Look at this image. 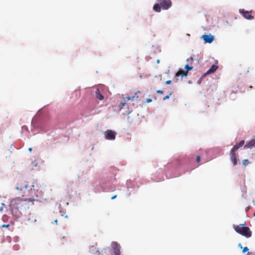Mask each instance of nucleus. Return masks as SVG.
I'll use <instances>...</instances> for the list:
<instances>
[{
    "mask_svg": "<svg viewBox=\"0 0 255 255\" xmlns=\"http://www.w3.org/2000/svg\"><path fill=\"white\" fill-rule=\"evenodd\" d=\"M117 196V195L113 196V197H112L111 199L114 200V199H116Z\"/></svg>",
    "mask_w": 255,
    "mask_h": 255,
    "instance_id": "bb28decb",
    "label": "nucleus"
},
{
    "mask_svg": "<svg viewBox=\"0 0 255 255\" xmlns=\"http://www.w3.org/2000/svg\"><path fill=\"white\" fill-rule=\"evenodd\" d=\"M171 83V80H168V81H166V82H165V83L166 84H170Z\"/></svg>",
    "mask_w": 255,
    "mask_h": 255,
    "instance_id": "a878e982",
    "label": "nucleus"
},
{
    "mask_svg": "<svg viewBox=\"0 0 255 255\" xmlns=\"http://www.w3.org/2000/svg\"><path fill=\"white\" fill-rule=\"evenodd\" d=\"M254 216H255V213L254 214Z\"/></svg>",
    "mask_w": 255,
    "mask_h": 255,
    "instance_id": "473e14b6",
    "label": "nucleus"
},
{
    "mask_svg": "<svg viewBox=\"0 0 255 255\" xmlns=\"http://www.w3.org/2000/svg\"><path fill=\"white\" fill-rule=\"evenodd\" d=\"M100 254H101V252H99L97 247L92 246L90 248L89 255H100Z\"/></svg>",
    "mask_w": 255,
    "mask_h": 255,
    "instance_id": "9b49d317",
    "label": "nucleus"
},
{
    "mask_svg": "<svg viewBox=\"0 0 255 255\" xmlns=\"http://www.w3.org/2000/svg\"><path fill=\"white\" fill-rule=\"evenodd\" d=\"M218 69V66L215 65H213L206 72L205 75H209L214 73Z\"/></svg>",
    "mask_w": 255,
    "mask_h": 255,
    "instance_id": "4468645a",
    "label": "nucleus"
},
{
    "mask_svg": "<svg viewBox=\"0 0 255 255\" xmlns=\"http://www.w3.org/2000/svg\"><path fill=\"white\" fill-rule=\"evenodd\" d=\"M121 246L117 242H113L111 248L107 247L101 251V255H121Z\"/></svg>",
    "mask_w": 255,
    "mask_h": 255,
    "instance_id": "f03ea898",
    "label": "nucleus"
},
{
    "mask_svg": "<svg viewBox=\"0 0 255 255\" xmlns=\"http://www.w3.org/2000/svg\"><path fill=\"white\" fill-rule=\"evenodd\" d=\"M172 92L170 93L169 94V95H167V96H165V97L163 98V100H167V99H168L169 98L170 96L172 95Z\"/></svg>",
    "mask_w": 255,
    "mask_h": 255,
    "instance_id": "412c9836",
    "label": "nucleus"
},
{
    "mask_svg": "<svg viewBox=\"0 0 255 255\" xmlns=\"http://www.w3.org/2000/svg\"><path fill=\"white\" fill-rule=\"evenodd\" d=\"M185 69H186L185 71H187L188 72V71L189 70H191L193 69V67H191V66H189L188 64L186 65L185 67Z\"/></svg>",
    "mask_w": 255,
    "mask_h": 255,
    "instance_id": "6ab92c4d",
    "label": "nucleus"
},
{
    "mask_svg": "<svg viewBox=\"0 0 255 255\" xmlns=\"http://www.w3.org/2000/svg\"><path fill=\"white\" fill-rule=\"evenodd\" d=\"M190 59L191 60H192V59H193V58H192V57H191L190 58Z\"/></svg>",
    "mask_w": 255,
    "mask_h": 255,
    "instance_id": "2f4dec72",
    "label": "nucleus"
},
{
    "mask_svg": "<svg viewBox=\"0 0 255 255\" xmlns=\"http://www.w3.org/2000/svg\"><path fill=\"white\" fill-rule=\"evenodd\" d=\"M245 143V141L242 140H241L238 144L235 145L233 148L231 150V153H235L236 151L238 150V149L244 145Z\"/></svg>",
    "mask_w": 255,
    "mask_h": 255,
    "instance_id": "f8f14e48",
    "label": "nucleus"
},
{
    "mask_svg": "<svg viewBox=\"0 0 255 255\" xmlns=\"http://www.w3.org/2000/svg\"><path fill=\"white\" fill-rule=\"evenodd\" d=\"M187 71H185V70H183L182 69H180L176 73L175 76L176 77H178L179 76L183 77L184 76H187Z\"/></svg>",
    "mask_w": 255,
    "mask_h": 255,
    "instance_id": "f3484780",
    "label": "nucleus"
},
{
    "mask_svg": "<svg viewBox=\"0 0 255 255\" xmlns=\"http://www.w3.org/2000/svg\"><path fill=\"white\" fill-rule=\"evenodd\" d=\"M146 101L147 103H150L152 101V100L150 98H147L146 100Z\"/></svg>",
    "mask_w": 255,
    "mask_h": 255,
    "instance_id": "393cba45",
    "label": "nucleus"
},
{
    "mask_svg": "<svg viewBox=\"0 0 255 255\" xmlns=\"http://www.w3.org/2000/svg\"><path fill=\"white\" fill-rule=\"evenodd\" d=\"M74 182H69L68 183L67 185L66 191L68 194V196L71 197V194L74 192V188L73 187Z\"/></svg>",
    "mask_w": 255,
    "mask_h": 255,
    "instance_id": "1a4fd4ad",
    "label": "nucleus"
},
{
    "mask_svg": "<svg viewBox=\"0 0 255 255\" xmlns=\"http://www.w3.org/2000/svg\"><path fill=\"white\" fill-rule=\"evenodd\" d=\"M196 161L197 163H199L200 161V156L199 155H197L196 156Z\"/></svg>",
    "mask_w": 255,
    "mask_h": 255,
    "instance_id": "5701e85b",
    "label": "nucleus"
},
{
    "mask_svg": "<svg viewBox=\"0 0 255 255\" xmlns=\"http://www.w3.org/2000/svg\"><path fill=\"white\" fill-rule=\"evenodd\" d=\"M231 159L235 166L237 164V158L236 153H231Z\"/></svg>",
    "mask_w": 255,
    "mask_h": 255,
    "instance_id": "a211bd4d",
    "label": "nucleus"
},
{
    "mask_svg": "<svg viewBox=\"0 0 255 255\" xmlns=\"http://www.w3.org/2000/svg\"><path fill=\"white\" fill-rule=\"evenodd\" d=\"M248 255H249V253H248Z\"/></svg>",
    "mask_w": 255,
    "mask_h": 255,
    "instance_id": "72a5a7b5",
    "label": "nucleus"
},
{
    "mask_svg": "<svg viewBox=\"0 0 255 255\" xmlns=\"http://www.w3.org/2000/svg\"><path fill=\"white\" fill-rule=\"evenodd\" d=\"M28 197V198H26V199L28 201V202H33L36 200L35 197H37V195L36 194V192L34 189L30 188V191L29 193V196H26Z\"/></svg>",
    "mask_w": 255,
    "mask_h": 255,
    "instance_id": "6e6552de",
    "label": "nucleus"
},
{
    "mask_svg": "<svg viewBox=\"0 0 255 255\" xmlns=\"http://www.w3.org/2000/svg\"><path fill=\"white\" fill-rule=\"evenodd\" d=\"M16 189L21 191L20 194L22 197L29 195L30 188L28 187L26 181H19L17 183Z\"/></svg>",
    "mask_w": 255,
    "mask_h": 255,
    "instance_id": "39448f33",
    "label": "nucleus"
},
{
    "mask_svg": "<svg viewBox=\"0 0 255 255\" xmlns=\"http://www.w3.org/2000/svg\"><path fill=\"white\" fill-rule=\"evenodd\" d=\"M157 2L153 7V10L157 12H160L161 8L164 10H167L172 5L170 0H157Z\"/></svg>",
    "mask_w": 255,
    "mask_h": 255,
    "instance_id": "20e7f679",
    "label": "nucleus"
},
{
    "mask_svg": "<svg viewBox=\"0 0 255 255\" xmlns=\"http://www.w3.org/2000/svg\"><path fill=\"white\" fill-rule=\"evenodd\" d=\"M248 250H249V249L247 247L243 248V253H245V252L248 251Z\"/></svg>",
    "mask_w": 255,
    "mask_h": 255,
    "instance_id": "4be33fe9",
    "label": "nucleus"
},
{
    "mask_svg": "<svg viewBox=\"0 0 255 255\" xmlns=\"http://www.w3.org/2000/svg\"><path fill=\"white\" fill-rule=\"evenodd\" d=\"M202 37L205 43H211L213 42L214 40V36H213L211 34H204L202 35Z\"/></svg>",
    "mask_w": 255,
    "mask_h": 255,
    "instance_id": "9d476101",
    "label": "nucleus"
},
{
    "mask_svg": "<svg viewBox=\"0 0 255 255\" xmlns=\"http://www.w3.org/2000/svg\"><path fill=\"white\" fill-rule=\"evenodd\" d=\"M9 226V225H2V227H8Z\"/></svg>",
    "mask_w": 255,
    "mask_h": 255,
    "instance_id": "c756f323",
    "label": "nucleus"
},
{
    "mask_svg": "<svg viewBox=\"0 0 255 255\" xmlns=\"http://www.w3.org/2000/svg\"><path fill=\"white\" fill-rule=\"evenodd\" d=\"M233 228L237 233L247 238H250L252 236V233L249 227L246 226L245 223L239 225H234Z\"/></svg>",
    "mask_w": 255,
    "mask_h": 255,
    "instance_id": "7ed1b4c3",
    "label": "nucleus"
},
{
    "mask_svg": "<svg viewBox=\"0 0 255 255\" xmlns=\"http://www.w3.org/2000/svg\"><path fill=\"white\" fill-rule=\"evenodd\" d=\"M32 147H29V148H28V150H29L30 152H31V151H32Z\"/></svg>",
    "mask_w": 255,
    "mask_h": 255,
    "instance_id": "7c9ffc66",
    "label": "nucleus"
},
{
    "mask_svg": "<svg viewBox=\"0 0 255 255\" xmlns=\"http://www.w3.org/2000/svg\"><path fill=\"white\" fill-rule=\"evenodd\" d=\"M156 93L158 94H163V91L162 90H158L156 91Z\"/></svg>",
    "mask_w": 255,
    "mask_h": 255,
    "instance_id": "b1692460",
    "label": "nucleus"
},
{
    "mask_svg": "<svg viewBox=\"0 0 255 255\" xmlns=\"http://www.w3.org/2000/svg\"><path fill=\"white\" fill-rule=\"evenodd\" d=\"M139 92H140L139 91L135 92L134 93V95L132 96L131 97H127V99L128 100H131L133 101H136V102L139 101L140 100V98L138 96H137V93H139Z\"/></svg>",
    "mask_w": 255,
    "mask_h": 255,
    "instance_id": "ddd939ff",
    "label": "nucleus"
},
{
    "mask_svg": "<svg viewBox=\"0 0 255 255\" xmlns=\"http://www.w3.org/2000/svg\"><path fill=\"white\" fill-rule=\"evenodd\" d=\"M125 105H126V103H121L120 104V106H122V107L124 106Z\"/></svg>",
    "mask_w": 255,
    "mask_h": 255,
    "instance_id": "cd10ccee",
    "label": "nucleus"
},
{
    "mask_svg": "<svg viewBox=\"0 0 255 255\" xmlns=\"http://www.w3.org/2000/svg\"><path fill=\"white\" fill-rule=\"evenodd\" d=\"M96 98L99 100H103L104 99V96L100 93L99 89H97L95 93Z\"/></svg>",
    "mask_w": 255,
    "mask_h": 255,
    "instance_id": "dca6fc26",
    "label": "nucleus"
},
{
    "mask_svg": "<svg viewBox=\"0 0 255 255\" xmlns=\"http://www.w3.org/2000/svg\"><path fill=\"white\" fill-rule=\"evenodd\" d=\"M255 146V139H253L251 140L248 142L245 146V148H252Z\"/></svg>",
    "mask_w": 255,
    "mask_h": 255,
    "instance_id": "2eb2a0df",
    "label": "nucleus"
},
{
    "mask_svg": "<svg viewBox=\"0 0 255 255\" xmlns=\"http://www.w3.org/2000/svg\"><path fill=\"white\" fill-rule=\"evenodd\" d=\"M116 132L112 130L108 129L105 131V138L108 140H114L116 138Z\"/></svg>",
    "mask_w": 255,
    "mask_h": 255,
    "instance_id": "423d86ee",
    "label": "nucleus"
},
{
    "mask_svg": "<svg viewBox=\"0 0 255 255\" xmlns=\"http://www.w3.org/2000/svg\"><path fill=\"white\" fill-rule=\"evenodd\" d=\"M250 163V162L248 159H244L243 160V164L245 166L247 165Z\"/></svg>",
    "mask_w": 255,
    "mask_h": 255,
    "instance_id": "aec40b11",
    "label": "nucleus"
},
{
    "mask_svg": "<svg viewBox=\"0 0 255 255\" xmlns=\"http://www.w3.org/2000/svg\"><path fill=\"white\" fill-rule=\"evenodd\" d=\"M238 247H240L241 249H243V247H242L241 244H240V243L238 245Z\"/></svg>",
    "mask_w": 255,
    "mask_h": 255,
    "instance_id": "c85d7f7f",
    "label": "nucleus"
},
{
    "mask_svg": "<svg viewBox=\"0 0 255 255\" xmlns=\"http://www.w3.org/2000/svg\"><path fill=\"white\" fill-rule=\"evenodd\" d=\"M28 203L29 202L26 199H23L19 197L12 200L10 202V206L12 208V213L20 214L21 210H25L28 208Z\"/></svg>",
    "mask_w": 255,
    "mask_h": 255,
    "instance_id": "f257e3e1",
    "label": "nucleus"
},
{
    "mask_svg": "<svg viewBox=\"0 0 255 255\" xmlns=\"http://www.w3.org/2000/svg\"><path fill=\"white\" fill-rule=\"evenodd\" d=\"M239 11L245 18L247 19H254V16L252 15V11H247L244 9H240Z\"/></svg>",
    "mask_w": 255,
    "mask_h": 255,
    "instance_id": "0eeeda50",
    "label": "nucleus"
}]
</instances>
